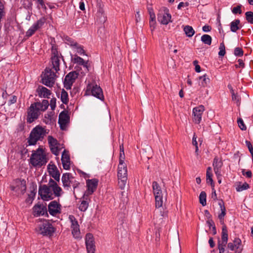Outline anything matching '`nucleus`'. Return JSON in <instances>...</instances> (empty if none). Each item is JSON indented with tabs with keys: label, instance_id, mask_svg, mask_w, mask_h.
Returning <instances> with one entry per match:
<instances>
[{
	"label": "nucleus",
	"instance_id": "nucleus-1",
	"mask_svg": "<svg viewBox=\"0 0 253 253\" xmlns=\"http://www.w3.org/2000/svg\"><path fill=\"white\" fill-rule=\"evenodd\" d=\"M62 193L61 188L51 178L47 185H41L39 188V194L44 201H49L55 197H59Z\"/></svg>",
	"mask_w": 253,
	"mask_h": 253
},
{
	"label": "nucleus",
	"instance_id": "nucleus-2",
	"mask_svg": "<svg viewBox=\"0 0 253 253\" xmlns=\"http://www.w3.org/2000/svg\"><path fill=\"white\" fill-rule=\"evenodd\" d=\"M47 158L42 148L39 147L33 151L30 159V164L34 167H41L47 163Z\"/></svg>",
	"mask_w": 253,
	"mask_h": 253
},
{
	"label": "nucleus",
	"instance_id": "nucleus-3",
	"mask_svg": "<svg viewBox=\"0 0 253 253\" xmlns=\"http://www.w3.org/2000/svg\"><path fill=\"white\" fill-rule=\"evenodd\" d=\"M45 134V130L42 126H37L30 132L28 139L29 145H34L39 140H42Z\"/></svg>",
	"mask_w": 253,
	"mask_h": 253
},
{
	"label": "nucleus",
	"instance_id": "nucleus-4",
	"mask_svg": "<svg viewBox=\"0 0 253 253\" xmlns=\"http://www.w3.org/2000/svg\"><path fill=\"white\" fill-rule=\"evenodd\" d=\"M56 77V72L52 71V69L49 67L46 68L42 78V83L47 86L52 87L55 83Z\"/></svg>",
	"mask_w": 253,
	"mask_h": 253
},
{
	"label": "nucleus",
	"instance_id": "nucleus-5",
	"mask_svg": "<svg viewBox=\"0 0 253 253\" xmlns=\"http://www.w3.org/2000/svg\"><path fill=\"white\" fill-rule=\"evenodd\" d=\"M10 189L17 195L23 194L26 190V182L24 179H16L10 186Z\"/></svg>",
	"mask_w": 253,
	"mask_h": 253
},
{
	"label": "nucleus",
	"instance_id": "nucleus-6",
	"mask_svg": "<svg viewBox=\"0 0 253 253\" xmlns=\"http://www.w3.org/2000/svg\"><path fill=\"white\" fill-rule=\"evenodd\" d=\"M38 231L43 236H51L55 231V229L48 221L45 220L39 225Z\"/></svg>",
	"mask_w": 253,
	"mask_h": 253
},
{
	"label": "nucleus",
	"instance_id": "nucleus-7",
	"mask_svg": "<svg viewBox=\"0 0 253 253\" xmlns=\"http://www.w3.org/2000/svg\"><path fill=\"white\" fill-rule=\"evenodd\" d=\"M51 62L52 66V69H53L55 71V72L57 73L60 70V55H61L58 53L57 48L53 46H52L51 48Z\"/></svg>",
	"mask_w": 253,
	"mask_h": 253
},
{
	"label": "nucleus",
	"instance_id": "nucleus-8",
	"mask_svg": "<svg viewBox=\"0 0 253 253\" xmlns=\"http://www.w3.org/2000/svg\"><path fill=\"white\" fill-rule=\"evenodd\" d=\"M98 181L97 179H88L86 181L87 190L85 191L83 198L86 199L87 197L93 194L96 190Z\"/></svg>",
	"mask_w": 253,
	"mask_h": 253
},
{
	"label": "nucleus",
	"instance_id": "nucleus-9",
	"mask_svg": "<svg viewBox=\"0 0 253 253\" xmlns=\"http://www.w3.org/2000/svg\"><path fill=\"white\" fill-rule=\"evenodd\" d=\"M158 21L164 25H167L171 21V16L169 13V10L166 7H163L158 14Z\"/></svg>",
	"mask_w": 253,
	"mask_h": 253
},
{
	"label": "nucleus",
	"instance_id": "nucleus-10",
	"mask_svg": "<svg viewBox=\"0 0 253 253\" xmlns=\"http://www.w3.org/2000/svg\"><path fill=\"white\" fill-rule=\"evenodd\" d=\"M40 115V112L31 104L27 110V122L29 124L33 123L39 118Z\"/></svg>",
	"mask_w": 253,
	"mask_h": 253
},
{
	"label": "nucleus",
	"instance_id": "nucleus-11",
	"mask_svg": "<svg viewBox=\"0 0 253 253\" xmlns=\"http://www.w3.org/2000/svg\"><path fill=\"white\" fill-rule=\"evenodd\" d=\"M87 90H90L91 94L101 100H104V95L101 88L96 84H89Z\"/></svg>",
	"mask_w": 253,
	"mask_h": 253
},
{
	"label": "nucleus",
	"instance_id": "nucleus-12",
	"mask_svg": "<svg viewBox=\"0 0 253 253\" xmlns=\"http://www.w3.org/2000/svg\"><path fill=\"white\" fill-rule=\"evenodd\" d=\"M78 73L76 71L71 72L65 77L64 86L67 89H70L76 79L78 78Z\"/></svg>",
	"mask_w": 253,
	"mask_h": 253
},
{
	"label": "nucleus",
	"instance_id": "nucleus-13",
	"mask_svg": "<svg viewBox=\"0 0 253 253\" xmlns=\"http://www.w3.org/2000/svg\"><path fill=\"white\" fill-rule=\"evenodd\" d=\"M48 211L50 214L55 216L61 213V205L56 201H52L48 205Z\"/></svg>",
	"mask_w": 253,
	"mask_h": 253
},
{
	"label": "nucleus",
	"instance_id": "nucleus-14",
	"mask_svg": "<svg viewBox=\"0 0 253 253\" xmlns=\"http://www.w3.org/2000/svg\"><path fill=\"white\" fill-rule=\"evenodd\" d=\"M69 218L71 223V228L72 229V233L73 236L76 238H79L80 235V230L78 221L76 220L74 216L72 215H69Z\"/></svg>",
	"mask_w": 253,
	"mask_h": 253
},
{
	"label": "nucleus",
	"instance_id": "nucleus-15",
	"mask_svg": "<svg viewBox=\"0 0 253 253\" xmlns=\"http://www.w3.org/2000/svg\"><path fill=\"white\" fill-rule=\"evenodd\" d=\"M85 245L87 253H94L95 246L93 236L91 233H87L85 236Z\"/></svg>",
	"mask_w": 253,
	"mask_h": 253
},
{
	"label": "nucleus",
	"instance_id": "nucleus-16",
	"mask_svg": "<svg viewBox=\"0 0 253 253\" xmlns=\"http://www.w3.org/2000/svg\"><path fill=\"white\" fill-rule=\"evenodd\" d=\"M205 110L203 105H200L195 107L193 109V121L197 124L200 123L202 120V116Z\"/></svg>",
	"mask_w": 253,
	"mask_h": 253
},
{
	"label": "nucleus",
	"instance_id": "nucleus-17",
	"mask_svg": "<svg viewBox=\"0 0 253 253\" xmlns=\"http://www.w3.org/2000/svg\"><path fill=\"white\" fill-rule=\"evenodd\" d=\"M69 122V117L67 113L64 111L61 112L59 115L58 124L61 129L65 130Z\"/></svg>",
	"mask_w": 253,
	"mask_h": 253
},
{
	"label": "nucleus",
	"instance_id": "nucleus-18",
	"mask_svg": "<svg viewBox=\"0 0 253 253\" xmlns=\"http://www.w3.org/2000/svg\"><path fill=\"white\" fill-rule=\"evenodd\" d=\"M74 179V177L71 173H65L62 176L61 180L63 183V186L65 189L69 190L71 188V182Z\"/></svg>",
	"mask_w": 253,
	"mask_h": 253
},
{
	"label": "nucleus",
	"instance_id": "nucleus-19",
	"mask_svg": "<svg viewBox=\"0 0 253 253\" xmlns=\"http://www.w3.org/2000/svg\"><path fill=\"white\" fill-rule=\"evenodd\" d=\"M47 169L50 175L55 180L59 181L60 180V173L56 166L54 164H49Z\"/></svg>",
	"mask_w": 253,
	"mask_h": 253
},
{
	"label": "nucleus",
	"instance_id": "nucleus-20",
	"mask_svg": "<svg viewBox=\"0 0 253 253\" xmlns=\"http://www.w3.org/2000/svg\"><path fill=\"white\" fill-rule=\"evenodd\" d=\"M242 242L241 239L238 238H235L233 242H229L227 244V247L231 251H236L242 250Z\"/></svg>",
	"mask_w": 253,
	"mask_h": 253
},
{
	"label": "nucleus",
	"instance_id": "nucleus-21",
	"mask_svg": "<svg viewBox=\"0 0 253 253\" xmlns=\"http://www.w3.org/2000/svg\"><path fill=\"white\" fill-rule=\"evenodd\" d=\"M33 213L35 216L48 215L46 207L43 205H35L33 208Z\"/></svg>",
	"mask_w": 253,
	"mask_h": 253
},
{
	"label": "nucleus",
	"instance_id": "nucleus-22",
	"mask_svg": "<svg viewBox=\"0 0 253 253\" xmlns=\"http://www.w3.org/2000/svg\"><path fill=\"white\" fill-rule=\"evenodd\" d=\"M61 161L64 169L69 170L70 169V158L69 155L65 150L62 153Z\"/></svg>",
	"mask_w": 253,
	"mask_h": 253
},
{
	"label": "nucleus",
	"instance_id": "nucleus-23",
	"mask_svg": "<svg viewBox=\"0 0 253 253\" xmlns=\"http://www.w3.org/2000/svg\"><path fill=\"white\" fill-rule=\"evenodd\" d=\"M127 167L125 163H119L118 167V178L127 177Z\"/></svg>",
	"mask_w": 253,
	"mask_h": 253
},
{
	"label": "nucleus",
	"instance_id": "nucleus-24",
	"mask_svg": "<svg viewBox=\"0 0 253 253\" xmlns=\"http://www.w3.org/2000/svg\"><path fill=\"white\" fill-rule=\"evenodd\" d=\"M38 95L40 97L49 98L51 94V91L45 87L40 85L36 90Z\"/></svg>",
	"mask_w": 253,
	"mask_h": 253
},
{
	"label": "nucleus",
	"instance_id": "nucleus-25",
	"mask_svg": "<svg viewBox=\"0 0 253 253\" xmlns=\"http://www.w3.org/2000/svg\"><path fill=\"white\" fill-rule=\"evenodd\" d=\"M222 162L217 157H215L213 161V167L215 174L218 176L220 175V169L222 166Z\"/></svg>",
	"mask_w": 253,
	"mask_h": 253
},
{
	"label": "nucleus",
	"instance_id": "nucleus-26",
	"mask_svg": "<svg viewBox=\"0 0 253 253\" xmlns=\"http://www.w3.org/2000/svg\"><path fill=\"white\" fill-rule=\"evenodd\" d=\"M155 198V206L157 208L162 207L163 204V194L162 191L153 193Z\"/></svg>",
	"mask_w": 253,
	"mask_h": 253
},
{
	"label": "nucleus",
	"instance_id": "nucleus-27",
	"mask_svg": "<svg viewBox=\"0 0 253 253\" xmlns=\"http://www.w3.org/2000/svg\"><path fill=\"white\" fill-rule=\"evenodd\" d=\"M46 22V19L44 17L40 18L36 23L33 24L31 28L28 30V32H35L40 29Z\"/></svg>",
	"mask_w": 253,
	"mask_h": 253
},
{
	"label": "nucleus",
	"instance_id": "nucleus-28",
	"mask_svg": "<svg viewBox=\"0 0 253 253\" xmlns=\"http://www.w3.org/2000/svg\"><path fill=\"white\" fill-rule=\"evenodd\" d=\"M72 60L74 63H76L79 65H82L87 70H88L87 61H84V59L80 56L75 55L74 57H72Z\"/></svg>",
	"mask_w": 253,
	"mask_h": 253
},
{
	"label": "nucleus",
	"instance_id": "nucleus-29",
	"mask_svg": "<svg viewBox=\"0 0 253 253\" xmlns=\"http://www.w3.org/2000/svg\"><path fill=\"white\" fill-rule=\"evenodd\" d=\"M83 198V201L81 202L80 204L79 209L82 211H85L88 207V201H89V197H87L86 199L85 198Z\"/></svg>",
	"mask_w": 253,
	"mask_h": 253
},
{
	"label": "nucleus",
	"instance_id": "nucleus-30",
	"mask_svg": "<svg viewBox=\"0 0 253 253\" xmlns=\"http://www.w3.org/2000/svg\"><path fill=\"white\" fill-rule=\"evenodd\" d=\"M199 80L201 81L200 84L203 87L207 86L210 82V79L208 77L207 74L200 76L199 77Z\"/></svg>",
	"mask_w": 253,
	"mask_h": 253
},
{
	"label": "nucleus",
	"instance_id": "nucleus-31",
	"mask_svg": "<svg viewBox=\"0 0 253 253\" xmlns=\"http://www.w3.org/2000/svg\"><path fill=\"white\" fill-rule=\"evenodd\" d=\"M240 23L239 19H236L232 21L230 24V29L231 32H236L240 29L239 25Z\"/></svg>",
	"mask_w": 253,
	"mask_h": 253
},
{
	"label": "nucleus",
	"instance_id": "nucleus-32",
	"mask_svg": "<svg viewBox=\"0 0 253 253\" xmlns=\"http://www.w3.org/2000/svg\"><path fill=\"white\" fill-rule=\"evenodd\" d=\"M212 38L209 35L205 34L201 37V41L205 44L210 45L211 43Z\"/></svg>",
	"mask_w": 253,
	"mask_h": 253
},
{
	"label": "nucleus",
	"instance_id": "nucleus-33",
	"mask_svg": "<svg viewBox=\"0 0 253 253\" xmlns=\"http://www.w3.org/2000/svg\"><path fill=\"white\" fill-rule=\"evenodd\" d=\"M227 242L228 241V231L225 225H224L222 228L221 241Z\"/></svg>",
	"mask_w": 253,
	"mask_h": 253
},
{
	"label": "nucleus",
	"instance_id": "nucleus-34",
	"mask_svg": "<svg viewBox=\"0 0 253 253\" xmlns=\"http://www.w3.org/2000/svg\"><path fill=\"white\" fill-rule=\"evenodd\" d=\"M127 177L118 178V186L121 190H124L126 187L127 182Z\"/></svg>",
	"mask_w": 253,
	"mask_h": 253
},
{
	"label": "nucleus",
	"instance_id": "nucleus-35",
	"mask_svg": "<svg viewBox=\"0 0 253 253\" xmlns=\"http://www.w3.org/2000/svg\"><path fill=\"white\" fill-rule=\"evenodd\" d=\"M61 100L64 104H66L68 103V94L64 89H62L61 93Z\"/></svg>",
	"mask_w": 253,
	"mask_h": 253
},
{
	"label": "nucleus",
	"instance_id": "nucleus-36",
	"mask_svg": "<svg viewBox=\"0 0 253 253\" xmlns=\"http://www.w3.org/2000/svg\"><path fill=\"white\" fill-rule=\"evenodd\" d=\"M64 40L66 43L72 47V48L77 43V42L75 41L73 39L68 36H64Z\"/></svg>",
	"mask_w": 253,
	"mask_h": 253
},
{
	"label": "nucleus",
	"instance_id": "nucleus-37",
	"mask_svg": "<svg viewBox=\"0 0 253 253\" xmlns=\"http://www.w3.org/2000/svg\"><path fill=\"white\" fill-rule=\"evenodd\" d=\"M75 51L80 54V55H84L85 51L84 49L83 46L78 43H77L75 46L73 47Z\"/></svg>",
	"mask_w": 253,
	"mask_h": 253
},
{
	"label": "nucleus",
	"instance_id": "nucleus-38",
	"mask_svg": "<svg viewBox=\"0 0 253 253\" xmlns=\"http://www.w3.org/2000/svg\"><path fill=\"white\" fill-rule=\"evenodd\" d=\"M206 193L204 191L201 192L199 196L200 203L203 206L206 205Z\"/></svg>",
	"mask_w": 253,
	"mask_h": 253
},
{
	"label": "nucleus",
	"instance_id": "nucleus-39",
	"mask_svg": "<svg viewBox=\"0 0 253 253\" xmlns=\"http://www.w3.org/2000/svg\"><path fill=\"white\" fill-rule=\"evenodd\" d=\"M249 188V185L246 183L245 182L243 184H239L237 187H236V190L238 192H241L243 190L248 189Z\"/></svg>",
	"mask_w": 253,
	"mask_h": 253
},
{
	"label": "nucleus",
	"instance_id": "nucleus-40",
	"mask_svg": "<svg viewBox=\"0 0 253 253\" xmlns=\"http://www.w3.org/2000/svg\"><path fill=\"white\" fill-rule=\"evenodd\" d=\"M48 142L50 146L54 147L57 145V141L56 139L53 138L52 136H48Z\"/></svg>",
	"mask_w": 253,
	"mask_h": 253
},
{
	"label": "nucleus",
	"instance_id": "nucleus-41",
	"mask_svg": "<svg viewBox=\"0 0 253 253\" xmlns=\"http://www.w3.org/2000/svg\"><path fill=\"white\" fill-rule=\"evenodd\" d=\"M246 20L248 22L253 24V12L247 11L245 13Z\"/></svg>",
	"mask_w": 253,
	"mask_h": 253
},
{
	"label": "nucleus",
	"instance_id": "nucleus-42",
	"mask_svg": "<svg viewBox=\"0 0 253 253\" xmlns=\"http://www.w3.org/2000/svg\"><path fill=\"white\" fill-rule=\"evenodd\" d=\"M152 188L153 193L160 192L162 191L161 187L160 186L159 184L156 181H154L152 183Z\"/></svg>",
	"mask_w": 253,
	"mask_h": 253
},
{
	"label": "nucleus",
	"instance_id": "nucleus-43",
	"mask_svg": "<svg viewBox=\"0 0 253 253\" xmlns=\"http://www.w3.org/2000/svg\"><path fill=\"white\" fill-rule=\"evenodd\" d=\"M242 6V5L241 4H239L237 6L234 7L232 9V13L234 14H241L242 13V11L241 10Z\"/></svg>",
	"mask_w": 253,
	"mask_h": 253
},
{
	"label": "nucleus",
	"instance_id": "nucleus-44",
	"mask_svg": "<svg viewBox=\"0 0 253 253\" xmlns=\"http://www.w3.org/2000/svg\"><path fill=\"white\" fill-rule=\"evenodd\" d=\"M33 106L36 108L40 112V111H44L46 109H43V107L40 102H37L32 104Z\"/></svg>",
	"mask_w": 253,
	"mask_h": 253
},
{
	"label": "nucleus",
	"instance_id": "nucleus-45",
	"mask_svg": "<svg viewBox=\"0 0 253 253\" xmlns=\"http://www.w3.org/2000/svg\"><path fill=\"white\" fill-rule=\"evenodd\" d=\"M219 51L218 55L219 56H223L225 54V47L224 43L222 42L220 43L219 46Z\"/></svg>",
	"mask_w": 253,
	"mask_h": 253
},
{
	"label": "nucleus",
	"instance_id": "nucleus-46",
	"mask_svg": "<svg viewBox=\"0 0 253 253\" xmlns=\"http://www.w3.org/2000/svg\"><path fill=\"white\" fill-rule=\"evenodd\" d=\"M234 54L236 56L241 57L243 55L244 51L240 47H236L234 49Z\"/></svg>",
	"mask_w": 253,
	"mask_h": 253
},
{
	"label": "nucleus",
	"instance_id": "nucleus-47",
	"mask_svg": "<svg viewBox=\"0 0 253 253\" xmlns=\"http://www.w3.org/2000/svg\"><path fill=\"white\" fill-rule=\"evenodd\" d=\"M237 123L238 124L239 127L242 130H245L247 129V127L245 125L243 120L241 118H239L237 120Z\"/></svg>",
	"mask_w": 253,
	"mask_h": 253
},
{
	"label": "nucleus",
	"instance_id": "nucleus-48",
	"mask_svg": "<svg viewBox=\"0 0 253 253\" xmlns=\"http://www.w3.org/2000/svg\"><path fill=\"white\" fill-rule=\"evenodd\" d=\"M232 100L235 101L238 105L240 104L239 96L234 93L233 89H232Z\"/></svg>",
	"mask_w": 253,
	"mask_h": 253
},
{
	"label": "nucleus",
	"instance_id": "nucleus-49",
	"mask_svg": "<svg viewBox=\"0 0 253 253\" xmlns=\"http://www.w3.org/2000/svg\"><path fill=\"white\" fill-rule=\"evenodd\" d=\"M80 183L78 181L76 180L75 179L73 180L72 182H71V187L72 186L74 189V194L75 195V191L76 189H77L79 187Z\"/></svg>",
	"mask_w": 253,
	"mask_h": 253
},
{
	"label": "nucleus",
	"instance_id": "nucleus-50",
	"mask_svg": "<svg viewBox=\"0 0 253 253\" xmlns=\"http://www.w3.org/2000/svg\"><path fill=\"white\" fill-rule=\"evenodd\" d=\"M226 214V209H223L221 210V213L218 215V218L220 222H223L224 217Z\"/></svg>",
	"mask_w": 253,
	"mask_h": 253
},
{
	"label": "nucleus",
	"instance_id": "nucleus-51",
	"mask_svg": "<svg viewBox=\"0 0 253 253\" xmlns=\"http://www.w3.org/2000/svg\"><path fill=\"white\" fill-rule=\"evenodd\" d=\"M212 174L210 173L209 172H208V173H206L207 182L208 183L210 182L211 186L213 187L214 185L213 184V180L212 179Z\"/></svg>",
	"mask_w": 253,
	"mask_h": 253
},
{
	"label": "nucleus",
	"instance_id": "nucleus-52",
	"mask_svg": "<svg viewBox=\"0 0 253 253\" xmlns=\"http://www.w3.org/2000/svg\"><path fill=\"white\" fill-rule=\"evenodd\" d=\"M242 174L246 176L247 177L251 178L252 176V172L251 170L246 171V170L243 169L242 170Z\"/></svg>",
	"mask_w": 253,
	"mask_h": 253
},
{
	"label": "nucleus",
	"instance_id": "nucleus-53",
	"mask_svg": "<svg viewBox=\"0 0 253 253\" xmlns=\"http://www.w3.org/2000/svg\"><path fill=\"white\" fill-rule=\"evenodd\" d=\"M56 99L55 98H52L50 101V106L51 109L54 110L56 107Z\"/></svg>",
	"mask_w": 253,
	"mask_h": 253
},
{
	"label": "nucleus",
	"instance_id": "nucleus-54",
	"mask_svg": "<svg viewBox=\"0 0 253 253\" xmlns=\"http://www.w3.org/2000/svg\"><path fill=\"white\" fill-rule=\"evenodd\" d=\"M182 27L183 29L184 32H195V31L194 30L193 28L191 26H189V25H187V26L182 25Z\"/></svg>",
	"mask_w": 253,
	"mask_h": 253
},
{
	"label": "nucleus",
	"instance_id": "nucleus-55",
	"mask_svg": "<svg viewBox=\"0 0 253 253\" xmlns=\"http://www.w3.org/2000/svg\"><path fill=\"white\" fill-rule=\"evenodd\" d=\"M50 150L51 152L54 154L55 155L57 156L59 154V150L57 147V146H55L54 147L50 146Z\"/></svg>",
	"mask_w": 253,
	"mask_h": 253
},
{
	"label": "nucleus",
	"instance_id": "nucleus-56",
	"mask_svg": "<svg viewBox=\"0 0 253 253\" xmlns=\"http://www.w3.org/2000/svg\"><path fill=\"white\" fill-rule=\"evenodd\" d=\"M246 144L249 149V150L251 154H253V147L250 141L246 140Z\"/></svg>",
	"mask_w": 253,
	"mask_h": 253
},
{
	"label": "nucleus",
	"instance_id": "nucleus-57",
	"mask_svg": "<svg viewBox=\"0 0 253 253\" xmlns=\"http://www.w3.org/2000/svg\"><path fill=\"white\" fill-rule=\"evenodd\" d=\"M17 101V97L15 95H13L11 97L10 99L8 101V104L9 105L13 104L16 102Z\"/></svg>",
	"mask_w": 253,
	"mask_h": 253
},
{
	"label": "nucleus",
	"instance_id": "nucleus-58",
	"mask_svg": "<svg viewBox=\"0 0 253 253\" xmlns=\"http://www.w3.org/2000/svg\"><path fill=\"white\" fill-rule=\"evenodd\" d=\"M227 244V242L218 240V244H217L218 249L225 248Z\"/></svg>",
	"mask_w": 253,
	"mask_h": 253
},
{
	"label": "nucleus",
	"instance_id": "nucleus-59",
	"mask_svg": "<svg viewBox=\"0 0 253 253\" xmlns=\"http://www.w3.org/2000/svg\"><path fill=\"white\" fill-rule=\"evenodd\" d=\"M125 159V155L124 152L120 153L119 163H125L124 160Z\"/></svg>",
	"mask_w": 253,
	"mask_h": 253
},
{
	"label": "nucleus",
	"instance_id": "nucleus-60",
	"mask_svg": "<svg viewBox=\"0 0 253 253\" xmlns=\"http://www.w3.org/2000/svg\"><path fill=\"white\" fill-rule=\"evenodd\" d=\"M41 104L43 107V109H47L49 106V103L48 101L47 100H43L42 102H41Z\"/></svg>",
	"mask_w": 253,
	"mask_h": 253
},
{
	"label": "nucleus",
	"instance_id": "nucleus-61",
	"mask_svg": "<svg viewBox=\"0 0 253 253\" xmlns=\"http://www.w3.org/2000/svg\"><path fill=\"white\" fill-rule=\"evenodd\" d=\"M238 62L239 63V64L235 65V66L236 68H240V67L244 68V63L242 59H238Z\"/></svg>",
	"mask_w": 253,
	"mask_h": 253
},
{
	"label": "nucleus",
	"instance_id": "nucleus-62",
	"mask_svg": "<svg viewBox=\"0 0 253 253\" xmlns=\"http://www.w3.org/2000/svg\"><path fill=\"white\" fill-rule=\"evenodd\" d=\"M207 223L210 228H212L213 226H215L213 221L211 218L208 219Z\"/></svg>",
	"mask_w": 253,
	"mask_h": 253
},
{
	"label": "nucleus",
	"instance_id": "nucleus-63",
	"mask_svg": "<svg viewBox=\"0 0 253 253\" xmlns=\"http://www.w3.org/2000/svg\"><path fill=\"white\" fill-rule=\"evenodd\" d=\"M37 2L39 5H40L42 8L44 9L46 8L43 0H37Z\"/></svg>",
	"mask_w": 253,
	"mask_h": 253
},
{
	"label": "nucleus",
	"instance_id": "nucleus-64",
	"mask_svg": "<svg viewBox=\"0 0 253 253\" xmlns=\"http://www.w3.org/2000/svg\"><path fill=\"white\" fill-rule=\"evenodd\" d=\"M202 30L205 32H210L211 30V27L209 25H206L203 27Z\"/></svg>",
	"mask_w": 253,
	"mask_h": 253
}]
</instances>
